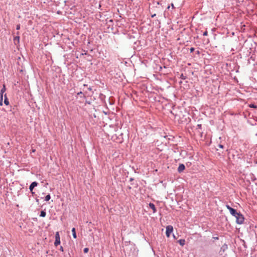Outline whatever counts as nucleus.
I'll return each mask as SVG.
<instances>
[{
    "instance_id": "nucleus-1",
    "label": "nucleus",
    "mask_w": 257,
    "mask_h": 257,
    "mask_svg": "<svg viewBox=\"0 0 257 257\" xmlns=\"http://www.w3.org/2000/svg\"><path fill=\"white\" fill-rule=\"evenodd\" d=\"M226 207L230 214L236 218V223L241 224L243 223L244 218L242 214L238 212L236 209L231 207L229 205H226Z\"/></svg>"
},
{
    "instance_id": "nucleus-2",
    "label": "nucleus",
    "mask_w": 257,
    "mask_h": 257,
    "mask_svg": "<svg viewBox=\"0 0 257 257\" xmlns=\"http://www.w3.org/2000/svg\"><path fill=\"white\" fill-rule=\"evenodd\" d=\"M173 226L171 225H168L166 227V236L169 237L170 235V234L173 232Z\"/></svg>"
},
{
    "instance_id": "nucleus-3",
    "label": "nucleus",
    "mask_w": 257,
    "mask_h": 257,
    "mask_svg": "<svg viewBox=\"0 0 257 257\" xmlns=\"http://www.w3.org/2000/svg\"><path fill=\"white\" fill-rule=\"evenodd\" d=\"M60 244V238L58 232H57L55 234V240L54 244L55 246H57Z\"/></svg>"
},
{
    "instance_id": "nucleus-4",
    "label": "nucleus",
    "mask_w": 257,
    "mask_h": 257,
    "mask_svg": "<svg viewBox=\"0 0 257 257\" xmlns=\"http://www.w3.org/2000/svg\"><path fill=\"white\" fill-rule=\"evenodd\" d=\"M38 185V183L36 181L33 182L31 184V185L29 186V189H30V191L32 192V193H33V194L34 193V192H33V190L34 187L37 186Z\"/></svg>"
},
{
    "instance_id": "nucleus-5",
    "label": "nucleus",
    "mask_w": 257,
    "mask_h": 257,
    "mask_svg": "<svg viewBox=\"0 0 257 257\" xmlns=\"http://www.w3.org/2000/svg\"><path fill=\"white\" fill-rule=\"evenodd\" d=\"M185 169V166L183 164H180L178 168V172L179 173L182 172Z\"/></svg>"
},
{
    "instance_id": "nucleus-6",
    "label": "nucleus",
    "mask_w": 257,
    "mask_h": 257,
    "mask_svg": "<svg viewBox=\"0 0 257 257\" xmlns=\"http://www.w3.org/2000/svg\"><path fill=\"white\" fill-rule=\"evenodd\" d=\"M149 205V207L153 210V213H155L157 211L155 205L153 203H150Z\"/></svg>"
},
{
    "instance_id": "nucleus-7",
    "label": "nucleus",
    "mask_w": 257,
    "mask_h": 257,
    "mask_svg": "<svg viewBox=\"0 0 257 257\" xmlns=\"http://www.w3.org/2000/svg\"><path fill=\"white\" fill-rule=\"evenodd\" d=\"M17 34L18 35H19V32H18L17 33ZM14 41L15 42L17 41L18 43H19V41H20V36H17L15 37L14 38Z\"/></svg>"
},
{
    "instance_id": "nucleus-8",
    "label": "nucleus",
    "mask_w": 257,
    "mask_h": 257,
    "mask_svg": "<svg viewBox=\"0 0 257 257\" xmlns=\"http://www.w3.org/2000/svg\"><path fill=\"white\" fill-rule=\"evenodd\" d=\"M178 242L181 246H184L185 244V240L184 239H179Z\"/></svg>"
},
{
    "instance_id": "nucleus-9",
    "label": "nucleus",
    "mask_w": 257,
    "mask_h": 257,
    "mask_svg": "<svg viewBox=\"0 0 257 257\" xmlns=\"http://www.w3.org/2000/svg\"><path fill=\"white\" fill-rule=\"evenodd\" d=\"M6 86L5 84H4L3 88L1 90V96H2V97H3V94L6 91Z\"/></svg>"
},
{
    "instance_id": "nucleus-10",
    "label": "nucleus",
    "mask_w": 257,
    "mask_h": 257,
    "mask_svg": "<svg viewBox=\"0 0 257 257\" xmlns=\"http://www.w3.org/2000/svg\"><path fill=\"white\" fill-rule=\"evenodd\" d=\"M72 232L73 237L74 238H77V235H76V229H75V228H73L72 229Z\"/></svg>"
},
{
    "instance_id": "nucleus-11",
    "label": "nucleus",
    "mask_w": 257,
    "mask_h": 257,
    "mask_svg": "<svg viewBox=\"0 0 257 257\" xmlns=\"http://www.w3.org/2000/svg\"><path fill=\"white\" fill-rule=\"evenodd\" d=\"M4 103L6 104V105H8L9 104V99L7 96V94H5V100H4Z\"/></svg>"
},
{
    "instance_id": "nucleus-12",
    "label": "nucleus",
    "mask_w": 257,
    "mask_h": 257,
    "mask_svg": "<svg viewBox=\"0 0 257 257\" xmlns=\"http://www.w3.org/2000/svg\"><path fill=\"white\" fill-rule=\"evenodd\" d=\"M46 215V212L44 210H42L40 213V216L42 217H45Z\"/></svg>"
},
{
    "instance_id": "nucleus-13",
    "label": "nucleus",
    "mask_w": 257,
    "mask_h": 257,
    "mask_svg": "<svg viewBox=\"0 0 257 257\" xmlns=\"http://www.w3.org/2000/svg\"><path fill=\"white\" fill-rule=\"evenodd\" d=\"M51 198V196L50 194H48L46 196L45 198V200L46 201H48Z\"/></svg>"
},
{
    "instance_id": "nucleus-14",
    "label": "nucleus",
    "mask_w": 257,
    "mask_h": 257,
    "mask_svg": "<svg viewBox=\"0 0 257 257\" xmlns=\"http://www.w3.org/2000/svg\"><path fill=\"white\" fill-rule=\"evenodd\" d=\"M89 251V248L88 247H85L84 248V250H83V251L84 253H86L88 252Z\"/></svg>"
},
{
    "instance_id": "nucleus-15",
    "label": "nucleus",
    "mask_w": 257,
    "mask_h": 257,
    "mask_svg": "<svg viewBox=\"0 0 257 257\" xmlns=\"http://www.w3.org/2000/svg\"><path fill=\"white\" fill-rule=\"evenodd\" d=\"M180 78L185 80L186 79V76H184V75L182 74L180 76Z\"/></svg>"
},
{
    "instance_id": "nucleus-16",
    "label": "nucleus",
    "mask_w": 257,
    "mask_h": 257,
    "mask_svg": "<svg viewBox=\"0 0 257 257\" xmlns=\"http://www.w3.org/2000/svg\"><path fill=\"white\" fill-rule=\"evenodd\" d=\"M3 97L2 96H1V99H0V105H3Z\"/></svg>"
},
{
    "instance_id": "nucleus-17",
    "label": "nucleus",
    "mask_w": 257,
    "mask_h": 257,
    "mask_svg": "<svg viewBox=\"0 0 257 257\" xmlns=\"http://www.w3.org/2000/svg\"><path fill=\"white\" fill-rule=\"evenodd\" d=\"M203 35L204 36H207V35H208V32H207V30H206V31L203 33Z\"/></svg>"
},
{
    "instance_id": "nucleus-18",
    "label": "nucleus",
    "mask_w": 257,
    "mask_h": 257,
    "mask_svg": "<svg viewBox=\"0 0 257 257\" xmlns=\"http://www.w3.org/2000/svg\"><path fill=\"white\" fill-rule=\"evenodd\" d=\"M20 29V24H18L16 26V30H19Z\"/></svg>"
},
{
    "instance_id": "nucleus-19",
    "label": "nucleus",
    "mask_w": 257,
    "mask_h": 257,
    "mask_svg": "<svg viewBox=\"0 0 257 257\" xmlns=\"http://www.w3.org/2000/svg\"><path fill=\"white\" fill-rule=\"evenodd\" d=\"M218 147L221 149H223L224 148V146L221 144H218Z\"/></svg>"
},
{
    "instance_id": "nucleus-20",
    "label": "nucleus",
    "mask_w": 257,
    "mask_h": 257,
    "mask_svg": "<svg viewBox=\"0 0 257 257\" xmlns=\"http://www.w3.org/2000/svg\"><path fill=\"white\" fill-rule=\"evenodd\" d=\"M194 50H195L194 48L191 47L190 49V51L191 53H192L194 51Z\"/></svg>"
},
{
    "instance_id": "nucleus-21",
    "label": "nucleus",
    "mask_w": 257,
    "mask_h": 257,
    "mask_svg": "<svg viewBox=\"0 0 257 257\" xmlns=\"http://www.w3.org/2000/svg\"><path fill=\"white\" fill-rule=\"evenodd\" d=\"M251 107H252V108H256V106H255V105L254 104H252L251 106H250Z\"/></svg>"
},
{
    "instance_id": "nucleus-22",
    "label": "nucleus",
    "mask_w": 257,
    "mask_h": 257,
    "mask_svg": "<svg viewBox=\"0 0 257 257\" xmlns=\"http://www.w3.org/2000/svg\"><path fill=\"white\" fill-rule=\"evenodd\" d=\"M60 250H61V251H64L63 247L62 246H60Z\"/></svg>"
},
{
    "instance_id": "nucleus-23",
    "label": "nucleus",
    "mask_w": 257,
    "mask_h": 257,
    "mask_svg": "<svg viewBox=\"0 0 257 257\" xmlns=\"http://www.w3.org/2000/svg\"><path fill=\"white\" fill-rule=\"evenodd\" d=\"M201 126H202L201 124H198L197 125V127L198 128H201Z\"/></svg>"
},
{
    "instance_id": "nucleus-24",
    "label": "nucleus",
    "mask_w": 257,
    "mask_h": 257,
    "mask_svg": "<svg viewBox=\"0 0 257 257\" xmlns=\"http://www.w3.org/2000/svg\"><path fill=\"white\" fill-rule=\"evenodd\" d=\"M213 238L215 240H218L219 239L218 237H213Z\"/></svg>"
},
{
    "instance_id": "nucleus-25",
    "label": "nucleus",
    "mask_w": 257,
    "mask_h": 257,
    "mask_svg": "<svg viewBox=\"0 0 257 257\" xmlns=\"http://www.w3.org/2000/svg\"><path fill=\"white\" fill-rule=\"evenodd\" d=\"M82 94V91H80L79 92H78L77 94V95H80V94Z\"/></svg>"
},
{
    "instance_id": "nucleus-26",
    "label": "nucleus",
    "mask_w": 257,
    "mask_h": 257,
    "mask_svg": "<svg viewBox=\"0 0 257 257\" xmlns=\"http://www.w3.org/2000/svg\"><path fill=\"white\" fill-rule=\"evenodd\" d=\"M86 103H88L89 104H91V102L90 101H86Z\"/></svg>"
},
{
    "instance_id": "nucleus-27",
    "label": "nucleus",
    "mask_w": 257,
    "mask_h": 257,
    "mask_svg": "<svg viewBox=\"0 0 257 257\" xmlns=\"http://www.w3.org/2000/svg\"><path fill=\"white\" fill-rule=\"evenodd\" d=\"M155 16H156V14H154V15H152V18H154V17H155Z\"/></svg>"
},
{
    "instance_id": "nucleus-28",
    "label": "nucleus",
    "mask_w": 257,
    "mask_h": 257,
    "mask_svg": "<svg viewBox=\"0 0 257 257\" xmlns=\"http://www.w3.org/2000/svg\"><path fill=\"white\" fill-rule=\"evenodd\" d=\"M171 6H172V8H174V5L173 4H171Z\"/></svg>"
},
{
    "instance_id": "nucleus-29",
    "label": "nucleus",
    "mask_w": 257,
    "mask_h": 257,
    "mask_svg": "<svg viewBox=\"0 0 257 257\" xmlns=\"http://www.w3.org/2000/svg\"><path fill=\"white\" fill-rule=\"evenodd\" d=\"M133 180H134V179L133 178H130V181H132Z\"/></svg>"
},
{
    "instance_id": "nucleus-30",
    "label": "nucleus",
    "mask_w": 257,
    "mask_h": 257,
    "mask_svg": "<svg viewBox=\"0 0 257 257\" xmlns=\"http://www.w3.org/2000/svg\"><path fill=\"white\" fill-rule=\"evenodd\" d=\"M170 9V6H169L168 7H167V9Z\"/></svg>"
},
{
    "instance_id": "nucleus-31",
    "label": "nucleus",
    "mask_w": 257,
    "mask_h": 257,
    "mask_svg": "<svg viewBox=\"0 0 257 257\" xmlns=\"http://www.w3.org/2000/svg\"><path fill=\"white\" fill-rule=\"evenodd\" d=\"M88 89H89V90H91V88H89Z\"/></svg>"
},
{
    "instance_id": "nucleus-32",
    "label": "nucleus",
    "mask_w": 257,
    "mask_h": 257,
    "mask_svg": "<svg viewBox=\"0 0 257 257\" xmlns=\"http://www.w3.org/2000/svg\"><path fill=\"white\" fill-rule=\"evenodd\" d=\"M157 4H158V5L160 4L159 2H157Z\"/></svg>"
}]
</instances>
